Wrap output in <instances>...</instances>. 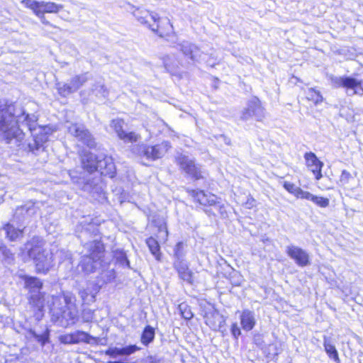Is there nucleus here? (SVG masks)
Here are the masks:
<instances>
[{
    "mask_svg": "<svg viewBox=\"0 0 363 363\" xmlns=\"http://www.w3.org/2000/svg\"><path fill=\"white\" fill-rule=\"evenodd\" d=\"M175 161L180 169L195 179L203 177L200 166L195 164L194 161L189 157L179 155L175 157Z\"/></svg>",
    "mask_w": 363,
    "mask_h": 363,
    "instance_id": "nucleus-11",
    "label": "nucleus"
},
{
    "mask_svg": "<svg viewBox=\"0 0 363 363\" xmlns=\"http://www.w3.org/2000/svg\"><path fill=\"white\" fill-rule=\"evenodd\" d=\"M59 340L61 343H63V344H69V345L75 344L73 333L60 335L59 337Z\"/></svg>",
    "mask_w": 363,
    "mask_h": 363,
    "instance_id": "nucleus-38",
    "label": "nucleus"
},
{
    "mask_svg": "<svg viewBox=\"0 0 363 363\" xmlns=\"http://www.w3.org/2000/svg\"><path fill=\"white\" fill-rule=\"evenodd\" d=\"M173 265L181 279L189 284L193 283V272L185 260H175Z\"/></svg>",
    "mask_w": 363,
    "mask_h": 363,
    "instance_id": "nucleus-18",
    "label": "nucleus"
},
{
    "mask_svg": "<svg viewBox=\"0 0 363 363\" xmlns=\"http://www.w3.org/2000/svg\"><path fill=\"white\" fill-rule=\"evenodd\" d=\"M351 178V174L347 170H343L342 172L341 176H340V181L348 182L349 179Z\"/></svg>",
    "mask_w": 363,
    "mask_h": 363,
    "instance_id": "nucleus-43",
    "label": "nucleus"
},
{
    "mask_svg": "<svg viewBox=\"0 0 363 363\" xmlns=\"http://www.w3.org/2000/svg\"><path fill=\"white\" fill-rule=\"evenodd\" d=\"M29 334L42 345H45L49 340L50 331L48 328L42 334H38L35 330L30 329L29 330Z\"/></svg>",
    "mask_w": 363,
    "mask_h": 363,
    "instance_id": "nucleus-31",
    "label": "nucleus"
},
{
    "mask_svg": "<svg viewBox=\"0 0 363 363\" xmlns=\"http://www.w3.org/2000/svg\"><path fill=\"white\" fill-rule=\"evenodd\" d=\"M38 117L26 113L22 107H16L13 103L0 101V141L10 143L15 140L16 143L23 138V130L20 124L25 125L33 136L28 143L29 150L35 152L43 147L48 140L50 128L48 126L36 127Z\"/></svg>",
    "mask_w": 363,
    "mask_h": 363,
    "instance_id": "nucleus-1",
    "label": "nucleus"
},
{
    "mask_svg": "<svg viewBox=\"0 0 363 363\" xmlns=\"http://www.w3.org/2000/svg\"><path fill=\"white\" fill-rule=\"evenodd\" d=\"M325 350L326 353L328 354V356L333 359L335 362H339L340 359L338 356V353L337 350L335 349V347L331 344L330 341L328 340L327 337H324V342H323Z\"/></svg>",
    "mask_w": 363,
    "mask_h": 363,
    "instance_id": "nucleus-27",
    "label": "nucleus"
},
{
    "mask_svg": "<svg viewBox=\"0 0 363 363\" xmlns=\"http://www.w3.org/2000/svg\"><path fill=\"white\" fill-rule=\"evenodd\" d=\"M206 212L207 213H208V215H211V212L210 211H206Z\"/></svg>",
    "mask_w": 363,
    "mask_h": 363,
    "instance_id": "nucleus-53",
    "label": "nucleus"
},
{
    "mask_svg": "<svg viewBox=\"0 0 363 363\" xmlns=\"http://www.w3.org/2000/svg\"><path fill=\"white\" fill-rule=\"evenodd\" d=\"M24 281V287L31 294L40 291L43 287V282L37 277L24 275L22 277Z\"/></svg>",
    "mask_w": 363,
    "mask_h": 363,
    "instance_id": "nucleus-21",
    "label": "nucleus"
},
{
    "mask_svg": "<svg viewBox=\"0 0 363 363\" xmlns=\"http://www.w3.org/2000/svg\"><path fill=\"white\" fill-rule=\"evenodd\" d=\"M231 333L235 338H238L239 335H240L241 332L240 329L238 326L237 323H233L231 327Z\"/></svg>",
    "mask_w": 363,
    "mask_h": 363,
    "instance_id": "nucleus-42",
    "label": "nucleus"
},
{
    "mask_svg": "<svg viewBox=\"0 0 363 363\" xmlns=\"http://www.w3.org/2000/svg\"><path fill=\"white\" fill-rule=\"evenodd\" d=\"M80 294H81V297L84 299L85 298V296L86 295V294L84 292V291H81L80 292Z\"/></svg>",
    "mask_w": 363,
    "mask_h": 363,
    "instance_id": "nucleus-50",
    "label": "nucleus"
},
{
    "mask_svg": "<svg viewBox=\"0 0 363 363\" xmlns=\"http://www.w3.org/2000/svg\"><path fill=\"white\" fill-rule=\"evenodd\" d=\"M73 334L75 344H78L79 342L98 344L99 342V338L93 337L84 331L77 330L76 332L73 333Z\"/></svg>",
    "mask_w": 363,
    "mask_h": 363,
    "instance_id": "nucleus-24",
    "label": "nucleus"
},
{
    "mask_svg": "<svg viewBox=\"0 0 363 363\" xmlns=\"http://www.w3.org/2000/svg\"><path fill=\"white\" fill-rule=\"evenodd\" d=\"M240 322L243 330H251L256 323L254 313L249 310H244L240 315Z\"/></svg>",
    "mask_w": 363,
    "mask_h": 363,
    "instance_id": "nucleus-22",
    "label": "nucleus"
},
{
    "mask_svg": "<svg viewBox=\"0 0 363 363\" xmlns=\"http://www.w3.org/2000/svg\"><path fill=\"white\" fill-rule=\"evenodd\" d=\"M306 98L308 101H312L315 105L321 103L323 100V97L320 94V91L313 88L308 89L306 92Z\"/></svg>",
    "mask_w": 363,
    "mask_h": 363,
    "instance_id": "nucleus-29",
    "label": "nucleus"
},
{
    "mask_svg": "<svg viewBox=\"0 0 363 363\" xmlns=\"http://www.w3.org/2000/svg\"><path fill=\"white\" fill-rule=\"evenodd\" d=\"M313 196L314 195L311 194L310 192L308 191H305L303 190H302L301 189L300 191H299V194L298 195V198H301V199H306V200H309V201H311L313 200Z\"/></svg>",
    "mask_w": 363,
    "mask_h": 363,
    "instance_id": "nucleus-41",
    "label": "nucleus"
},
{
    "mask_svg": "<svg viewBox=\"0 0 363 363\" xmlns=\"http://www.w3.org/2000/svg\"><path fill=\"white\" fill-rule=\"evenodd\" d=\"M99 158L100 157H96L91 152L84 154L82 159L84 169H86L89 172H94L96 169H97Z\"/></svg>",
    "mask_w": 363,
    "mask_h": 363,
    "instance_id": "nucleus-23",
    "label": "nucleus"
},
{
    "mask_svg": "<svg viewBox=\"0 0 363 363\" xmlns=\"http://www.w3.org/2000/svg\"><path fill=\"white\" fill-rule=\"evenodd\" d=\"M189 192L200 204L210 206H213L218 208L221 215L224 213V205L221 204L220 199L216 195L210 193L206 194L203 191L199 190H191Z\"/></svg>",
    "mask_w": 363,
    "mask_h": 363,
    "instance_id": "nucleus-12",
    "label": "nucleus"
},
{
    "mask_svg": "<svg viewBox=\"0 0 363 363\" xmlns=\"http://www.w3.org/2000/svg\"><path fill=\"white\" fill-rule=\"evenodd\" d=\"M284 189L288 191L289 193L294 194L295 196H298V194H299V191L301 190V188L296 186L293 183H290V182H285L284 183Z\"/></svg>",
    "mask_w": 363,
    "mask_h": 363,
    "instance_id": "nucleus-34",
    "label": "nucleus"
},
{
    "mask_svg": "<svg viewBox=\"0 0 363 363\" xmlns=\"http://www.w3.org/2000/svg\"><path fill=\"white\" fill-rule=\"evenodd\" d=\"M0 252L2 253V255L6 257L9 259L11 257V252L10 251L6 249L5 247H1L0 248Z\"/></svg>",
    "mask_w": 363,
    "mask_h": 363,
    "instance_id": "nucleus-45",
    "label": "nucleus"
},
{
    "mask_svg": "<svg viewBox=\"0 0 363 363\" xmlns=\"http://www.w3.org/2000/svg\"><path fill=\"white\" fill-rule=\"evenodd\" d=\"M84 247L87 254L82 257L79 267L84 273L90 274L101 266L104 246L101 240L95 239L84 244Z\"/></svg>",
    "mask_w": 363,
    "mask_h": 363,
    "instance_id": "nucleus-3",
    "label": "nucleus"
},
{
    "mask_svg": "<svg viewBox=\"0 0 363 363\" xmlns=\"http://www.w3.org/2000/svg\"><path fill=\"white\" fill-rule=\"evenodd\" d=\"M307 167L312 171L317 180L322 177L321 169L323 163L318 160L315 155L313 152H307L304 155Z\"/></svg>",
    "mask_w": 363,
    "mask_h": 363,
    "instance_id": "nucleus-17",
    "label": "nucleus"
},
{
    "mask_svg": "<svg viewBox=\"0 0 363 363\" xmlns=\"http://www.w3.org/2000/svg\"><path fill=\"white\" fill-rule=\"evenodd\" d=\"M164 236L167 237V234H168V232L167 230V228L166 227L164 226Z\"/></svg>",
    "mask_w": 363,
    "mask_h": 363,
    "instance_id": "nucleus-51",
    "label": "nucleus"
},
{
    "mask_svg": "<svg viewBox=\"0 0 363 363\" xmlns=\"http://www.w3.org/2000/svg\"><path fill=\"white\" fill-rule=\"evenodd\" d=\"M124 121L121 119H113L111 123V127L113 128L118 138L125 142H135L139 136L134 132L125 133L123 130Z\"/></svg>",
    "mask_w": 363,
    "mask_h": 363,
    "instance_id": "nucleus-16",
    "label": "nucleus"
},
{
    "mask_svg": "<svg viewBox=\"0 0 363 363\" xmlns=\"http://www.w3.org/2000/svg\"><path fill=\"white\" fill-rule=\"evenodd\" d=\"M94 90L96 91V94H100L104 97L108 94V91L104 84H96Z\"/></svg>",
    "mask_w": 363,
    "mask_h": 363,
    "instance_id": "nucleus-40",
    "label": "nucleus"
},
{
    "mask_svg": "<svg viewBox=\"0 0 363 363\" xmlns=\"http://www.w3.org/2000/svg\"><path fill=\"white\" fill-rule=\"evenodd\" d=\"M21 4L30 9L40 18H44L45 13H57L63 8L62 4L52 1H38L35 0H22Z\"/></svg>",
    "mask_w": 363,
    "mask_h": 363,
    "instance_id": "nucleus-6",
    "label": "nucleus"
},
{
    "mask_svg": "<svg viewBox=\"0 0 363 363\" xmlns=\"http://www.w3.org/2000/svg\"><path fill=\"white\" fill-rule=\"evenodd\" d=\"M146 243L151 252V253L155 257V258L159 260L160 257V245L158 242L154 239L153 238H149L146 240Z\"/></svg>",
    "mask_w": 363,
    "mask_h": 363,
    "instance_id": "nucleus-30",
    "label": "nucleus"
},
{
    "mask_svg": "<svg viewBox=\"0 0 363 363\" xmlns=\"http://www.w3.org/2000/svg\"><path fill=\"white\" fill-rule=\"evenodd\" d=\"M26 248L28 250V256L34 260L37 271L47 272L52 265V259L51 255L43 249L41 242L33 238L26 245Z\"/></svg>",
    "mask_w": 363,
    "mask_h": 363,
    "instance_id": "nucleus-4",
    "label": "nucleus"
},
{
    "mask_svg": "<svg viewBox=\"0 0 363 363\" xmlns=\"http://www.w3.org/2000/svg\"><path fill=\"white\" fill-rule=\"evenodd\" d=\"M178 49L180 50L185 56L189 57L194 61L198 60L199 57L201 56L199 48L188 41H183L178 44Z\"/></svg>",
    "mask_w": 363,
    "mask_h": 363,
    "instance_id": "nucleus-20",
    "label": "nucleus"
},
{
    "mask_svg": "<svg viewBox=\"0 0 363 363\" xmlns=\"http://www.w3.org/2000/svg\"><path fill=\"white\" fill-rule=\"evenodd\" d=\"M50 311L52 320L61 327L74 325L79 319L76 298L69 292L53 298V306Z\"/></svg>",
    "mask_w": 363,
    "mask_h": 363,
    "instance_id": "nucleus-2",
    "label": "nucleus"
},
{
    "mask_svg": "<svg viewBox=\"0 0 363 363\" xmlns=\"http://www.w3.org/2000/svg\"><path fill=\"white\" fill-rule=\"evenodd\" d=\"M286 252L298 266L305 267L310 264L309 255L302 248L291 245L286 247Z\"/></svg>",
    "mask_w": 363,
    "mask_h": 363,
    "instance_id": "nucleus-14",
    "label": "nucleus"
},
{
    "mask_svg": "<svg viewBox=\"0 0 363 363\" xmlns=\"http://www.w3.org/2000/svg\"><path fill=\"white\" fill-rule=\"evenodd\" d=\"M21 212L26 211L28 216H31L36 214L38 208L35 206V203H28L25 206H21L19 209Z\"/></svg>",
    "mask_w": 363,
    "mask_h": 363,
    "instance_id": "nucleus-33",
    "label": "nucleus"
},
{
    "mask_svg": "<svg viewBox=\"0 0 363 363\" xmlns=\"http://www.w3.org/2000/svg\"><path fill=\"white\" fill-rule=\"evenodd\" d=\"M4 230L6 232L7 238L11 241L16 240L19 237L23 236V231L14 228L13 225L10 223H7L4 225Z\"/></svg>",
    "mask_w": 363,
    "mask_h": 363,
    "instance_id": "nucleus-26",
    "label": "nucleus"
},
{
    "mask_svg": "<svg viewBox=\"0 0 363 363\" xmlns=\"http://www.w3.org/2000/svg\"><path fill=\"white\" fill-rule=\"evenodd\" d=\"M170 147V143L167 141H163L155 145H142L140 146V153L148 160H155L162 157Z\"/></svg>",
    "mask_w": 363,
    "mask_h": 363,
    "instance_id": "nucleus-10",
    "label": "nucleus"
},
{
    "mask_svg": "<svg viewBox=\"0 0 363 363\" xmlns=\"http://www.w3.org/2000/svg\"><path fill=\"white\" fill-rule=\"evenodd\" d=\"M174 257L176 258L175 260H184L183 258L184 257V243L182 242H178L174 249Z\"/></svg>",
    "mask_w": 363,
    "mask_h": 363,
    "instance_id": "nucleus-32",
    "label": "nucleus"
},
{
    "mask_svg": "<svg viewBox=\"0 0 363 363\" xmlns=\"http://www.w3.org/2000/svg\"><path fill=\"white\" fill-rule=\"evenodd\" d=\"M330 81L333 87L346 89L348 96L363 95V77L359 74L350 77H332Z\"/></svg>",
    "mask_w": 363,
    "mask_h": 363,
    "instance_id": "nucleus-5",
    "label": "nucleus"
},
{
    "mask_svg": "<svg viewBox=\"0 0 363 363\" xmlns=\"http://www.w3.org/2000/svg\"><path fill=\"white\" fill-rule=\"evenodd\" d=\"M204 318L206 323L213 330H220L225 323L224 316L213 308L206 312Z\"/></svg>",
    "mask_w": 363,
    "mask_h": 363,
    "instance_id": "nucleus-15",
    "label": "nucleus"
},
{
    "mask_svg": "<svg viewBox=\"0 0 363 363\" xmlns=\"http://www.w3.org/2000/svg\"><path fill=\"white\" fill-rule=\"evenodd\" d=\"M107 274V278L106 279V281L110 282L115 278V272L113 270L108 271L106 272Z\"/></svg>",
    "mask_w": 363,
    "mask_h": 363,
    "instance_id": "nucleus-46",
    "label": "nucleus"
},
{
    "mask_svg": "<svg viewBox=\"0 0 363 363\" xmlns=\"http://www.w3.org/2000/svg\"><path fill=\"white\" fill-rule=\"evenodd\" d=\"M155 338V330L152 327L147 325L145 328L142 335L141 342L143 345H147L153 341Z\"/></svg>",
    "mask_w": 363,
    "mask_h": 363,
    "instance_id": "nucleus-28",
    "label": "nucleus"
},
{
    "mask_svg": "<svg viewBox=\"0 0 363 363\" xmlns=\"http://www.w3.org/2000/svg\"><path fill=\"white\" fill-rule=\"evenodd\" d=\"M179 309L182 317L186 320H190L193 317L191 311L189 308L188 306L184 303L179 305Z\"/></svg>",
    "mask_w": 363,
    "mask_h": 363,
    "instance_id": "nucleus-35",
    "label": "nucleus"
},
{
    "mask_svg": "<svg viewBox=\"0 0 363 363\" xmlns=\"http://www.w3.org/2000/svg\"><path fill=\"white\" fill-rule=\"evenodd\" d=\"M167 25L168 26L169 28L167 29V31L168 32H170V31H172L173 30V26L170 23L169 21V20H167Z\"/></svg>",
    "mask_w": 363,
    "mask_h": 363,
    "instance_id": "nucleus-48",
    "label": "nucleus"
},
{
    "mask_svg": "<svg viewBox=\"0 0 363 363\" xmlns=\"http://www.w3.org/2000/svg\"><path fill=\"white\" fill-rule=\"evenodd\" d=\"M312 201L320 207H327L329 205V199L321 196H313Z\"/></svg>",
    "mask_w": 363,
    "mask_h": 363,
    "instance_id": "nucleus-37",
    "label": "nucleus"
},
{
    "mask_svg": "<svg viewBox=\"0 0 363 363\" xmlns=\"http://www.w3.org/2000/svg\"><path fill=\"white\" fill-rule=\"evenodd\" d=\"M40 19H41L42 23H43V24H45V25H50V23H49L48 21H46V20L45 19V18H40Z\"/></svg>",
    "mask_w": 363,
    "mask_h": 363,
    "instance_id": "nucleus-49",
    "label": "nucleus"
},
{
    "mask_svg": "<svg viewBox=\"0 0 363 363\" xmlns=\"http://www.w3.org/2000/svg\"><path fill=\"white\" fill-rule=\"evenodd\" d=\"M132 13L140 24L145 26L154 33L162 36L163 33L160 30V17L157 13L140 8L135 9Z\"/></svg>",
    "mask_w": 363,
    "mask_h": 363,
    "instance_id": "nucleus-7",
    "label": "nucleus"
},
{
    "mask_svg": "<svg viewBox=\"0 0 363 363\" xmlns=\"http://www.w3.org/2000/svg\"><path fill=\"white\" fill-rule=\"evenodd\" d=\"M105 354L113 358H116L118 356L121 355V348L111 347L105 352Z\"/></svg>",
    "mask_w": 363,
    "mask_h": 363,
    "instance_id": "nucleus-39",
    "label": "nucleus"
},
{
    "mask_svg": "<svg viewBox=\"0 0 363 363\" xmlns=\"http://www.w3.org/2000/svg\"><path fill=\"white\" fill-rule=\"evenodd\" d=\"M44 297L45 294L40 291L31 294L28 298L29 303L38 311H42L44 307Z\"/></svg>",
    "mask_w": 363,
    "mask_h": 363,
    "instance_id": "nucleus-25",
    "label": "nucleus"
},
{
    "mask_svg": "<svg viewBox=\"0 0 363 363\" xmlns=\"http://www.w3.org/2000/svg\"><path fill=\"white\" fill-rule=\"evenodd\" d=\"M121 262L123 265H126V266L129 267V261L127 259V257H125V255L123 254L121 255Z\"/></svg>",
    "mask_w": 363,
    "mask_h": 363,
    "instance_id": "nucleus-47",
    "label": "nucleus"
},
{
    "mask_svg": "<svg viewBox=\"0 0 363 363\" xmlns=\"http://www.w3.org/2000/svg\"><path fill=\"white\" fill-rule=\"evenodd\" d=\"M95 171L99 172L102 175L113 178L115 176L116 172L112 158L110 157H100L98 161L97 169Z\"/></svg>",
    "mask_w": 363,
    "mask_h": 363,
    "instance_id": "nucleus-19",
    "label": "nucleus"
},
{
    "mask_svg": "<svg viewBox=\"0 0 363 363\" xmlns=\"http://www.w3.org/2000/svg\"><path fill=\"white\" fill-rule=\"evenodd\" d=\"M89 72H84L72 77L69 83H57L59 94L65 97L76 92L89 80Z\"/></svg>",
    "mask_w": 363,
    "mask_h": 363,
    "instance_id": "nucleus-8",
    "label": "nucleus"
},
{
    "mask_svg": "<svg viewBox=\"0 0 363 363\" xmlns=\"http://www.w3.org/2000/svg\"><path fill=\"white\" fill-rule=\"evenodd\" d=\"M66 127L68 133L79 141H81L89 147L96 146L94 137L83 124L67 123Z\"/></svg>",
    "mask_w": 363,
    "mask_h": 363,
    "instance_id": "nucleus-9",
    "label": "nucleus"
},
{
    "mask_svg": "<svg viewBox=\"0 0 363 363\" xmlns=\"http://www.w3.org/2000/svg\"><path fill=\"white\" fill-rule=\"evenodd\" d=\"M252 117H255L257 121H262L264 117V110L257 97L252 98L248 102L247 107L242 111V119L248 120Z\"/></svg>",
    "mask_w": 363,
    "mask_h": 363,
    "instance_id": "nucleus-13",
    "label": "nucleus"
},
{
    "mask_svg": "<svg viewBox=\"0 0 363 363\" xmlns=\"http://www.w3.org/2000/svg\"><path fill=\"white\" fill-rule=\"evenodd\" d=\"M140 348L138 347L137 345H129L123 348H121V355H130L131 354H133L136 351L140 350Z\"/></svg>",
    "mask_w": 363,
    "mask_h": 363,
    "instance_id": "nucleus-36",
    "label": "nucleus"
},
{
    "mask_svg": "<svg viewBox=\"0 0 363 363\" xmlns=\"http://www.w3.org/2000/svg\"><path fill=\"white\" fill-rule=\"evenodd\" d=\"M145 362L146 363H159L160 359L156 356L150 355V356L147 357V358L145 359Z\"/></svg>",
    "mask_w": 363,
    "mask_h": 363,
    "instance_id": "nucleus-44",
    "label": "nucleus"
},
{
    "mask_svg": "<svg viewBox=\"0 0 363 363\" xmlns=\"http://www.w3.org/2000/svg\"><path fill=\"white\" fill-rule=\"evenodd\" d=\"M164 66H165V67H166V68H167V67L169 66V65H168L165 61L164 62Z\"/></svg>",
    "mask_w": 363,
    "mask_h": 363,
    "instance_id": "nucleus-52",
    "label": "nucleus"
}]
</instances>
